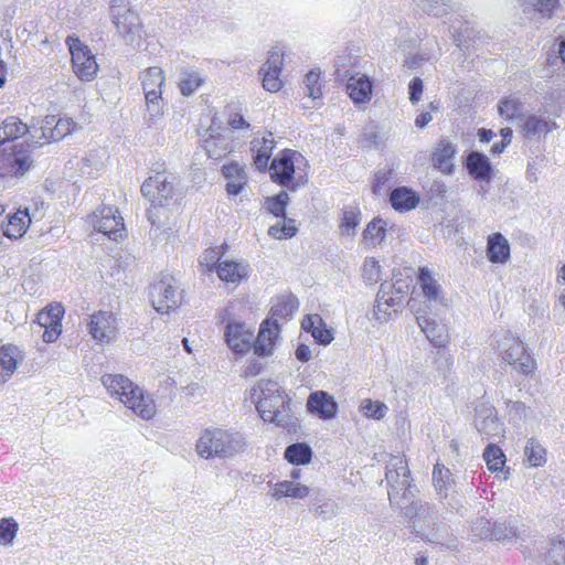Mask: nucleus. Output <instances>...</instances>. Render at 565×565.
Instances as JSON below:
<instances>
[{
	"instance_id": "nucleus-32",
	"label": "nucleus",
	"mask_w": 565,
	"mask_h": 565,
	"mask_svg": "<svg viewBox=\"0 0 565 565\" xmlns=\"http://www.w3.org/2000/svg\"><path fill=\"white\" fill-rule=\"evenodd\" d=\"M390 201L397 211H411L417 206L419 198L411 189L402 186L392 191Z\"/></svg>"
},
{
	"instance_id": "nucleus-43",
	"label": "nucleus",
	"mask_w": 565,
	"mask_h": 565,
	"mask_svg": "<svg viewBox=\"0 0 565 565\" xmlns=\"http://www.w3.org/2000/svg\"><path fill=\"white\" fill-rule=\"evenodd\" d=\"M311 449L306 444H294L286 448L285 458L296 465L308 463L311 459Z\"/></svg>"
},
{
	"instance_id": "nucleus-59",
	"label": "nucleus",
	"mask_w": 565,
	"mask_h": 565,
	"mask_svg": "<svg viewBox=\"0 0 565 565\" xmlns=\"http://www.w3.org/2000/svg\"><path fill=\"white\" fill-rule=\"evenodd\" d=\"M76 127V124L67 117L64 118H55L54 129H53V141H57L68 136Z\"/></svg>"
},
{
	"instance_id": "nucleus-13",
	"label": "nucleus",
	"mask_w": 565,
	"mask_h": 565,
	"mask_svg": "<svg viewBox=\"0 0 565 565\" xmlns=\"http://www.w3.org/2000/svg\"><path fill=\"white\" fill-rule=\"evenodd\" d=\"M475 427L484 437H501L504 429L502 423L498 418L497 409L490 405L482 403L476 408Z\"/></svg>"
},
{
	"instance_id": "nucleus-53",
	"label": "nucleus",
	"mask_w": 565,
	"mask_h": 565,
	"mask_svg": "<svg viewBox=\"0 0 565 565\" xmlns=\"http://www.w3.org/2000/svg\"><path fill=\"white\" fill-rule=\"evenodd\" d=\"M498 110L500 116L507 119H515L522 117V104L518 98L514 97H505L500 100L498 105Z\"/></svg>"
},
{
	"instance_id": "nucleus-17",
	"label": "nucleus",
	"mask_w": 565,
	"mask_h": 565,
	"mask_svg": "<svg viewBox=\"0 0 565 565\" xmlns=\"http://www.w3.org/2000/svg\"><path fill=\"white\" fill-rule=\"evenodd\" d=\"M225 339L235 353H246L252 348L254 334L245 324L231 322L226 326Z\"/></svg>"
},
{
	"instance_id": "nucleus-15",
	"label": "nucleus",
	"mask_w": 565,
	"mask_h": 565,
	"mask_svg": "<svg viewBox=\"0 0 565 565\" xmlns=\"http://www.w3.org/2000/svg\"><path fill=\"white\" fill-rule=\"evenodd\" d=\"M390 486L388 497L391 503L402 492L405 495L411 488L409 469L404 460H398L394 468H387L385 473Z\"/></svg>"
},
{
	"instance_id": "nucleus-19",
	"label": "nucleus",
	"mask_w": 565,
	"mask_h": 565,
	"mask_svg": "<svg viewBox=\"0 0 565 565\" xmlns=\"http://www.w3.org/2000/svg\"><path fill=\"white\" fill-rule=\"evenodd\" d=\"M307 408L320 418L330 419L337 414L338 405L334 398L324 391H317L309 395Z\"/></svg>"
},
{
	"instance_id": "nucleus-22",
	"label": "nucleus",
	"mask_w": 565,
	"mask_h": 565,
	"mask_svg": "<svg viewBox=\"0 0 565 565\" xmlns=\"http://www.w3.org/2000/svg\"><path fill=\"white\" fill-rule=\"evenodd\" d=\"M254 156V164L260 171L267 168L268 160L275 148V140L271 132H267L262 138H254L250 142Z\"/></svg>"
},
{
	"instance_id": "nucleus-5",
	"label": "nucleus",
	"mask_w": 565,
	"mask_h": 565,
	"mask_svg": "<svg viewBox=\"0 0 565 565\" xmlns=\"http://www.w3.org/2000/svg\"><path fill=\"white\" fill-rule=\"evenodd\" d=\"M497 348L501 359L518 373L529 376L536 369L535 360L526 351L520 338L512 332L504 331L498 340Z\"/></svg>"
},
{
	"instance_id": "nucleus-8",
	"label": "nucleus",
	"mask_w": 565,
	"mask_h": 565,
	"mask_svg": "<svg viewBox=\"0 0 565 565\" xmlns=\"http://www.w3.org/2000/svg\"><path fill=\"white\" fill-rule=\"evenodd\" d=\"M66 43L72 55V67L75 75L83 82L93 81L97 75L98 64L90 50L77 38L68 36Z\"/></svg>"
},
{
	"instance_id": "nucleus-54",
	"label": "nucleus",
	"mask_w": 565,
	"mask_h": 565,
	"mask_svg": "<svg viewBox=\"0 0 565 565\" xmlns=\"http://www.w3.org/2000/svg\"><path fill=\"white\" fill-rule=\"evenodd\" d=\"M297 233V227L295 226V220L292 218H284V223L273 225L268 228V235L276 239L290 238L295 236Z\"/></svg>"
},
{
	"instance_id": "nucleus-40",
	"label": "nucleus",
	"mask_w": 565,
	"mask_h": 565,
	"mask_svg": "<svg viewBox=\"0 0 565 565\" xmlns=\"http://www.w3.org/2000/svg\"><path fill=\"white\" fill-rule=\"evenodd\" d=\"M289 203V195L281 191L275 196L266 198L264 207L276 217L286 218V207Z\"/></svg>"
},
{
	"instance_id": "nucleus-50",
	"label": "nucleus",
	"mask_w": 565,
	"mask_h": 565,
	"mask_svg": "<svg viewBox=\"0 0 565 565\" xmlns=\"http://www.w3.org/2000/svg\"><path fill=\"white\" fill-rule=\"evenodd\" d=\"M418 6L428 14L434 17H443L452 9L451 0H416Z\"/></svg>"
},
{
	"instance_id": "nucleus-56",
	"label": "nucleus",
	"mask_w": 565,
	"mask_h": 565,
	"mask_svg": "<svg viewBox=\"0 0 565 565\" xmlns=\"http://www.w3.org/2000/svg\"><path fill=\"white\" fill-rule=\"evenodd\" d=\"M362 275L367 284H376L381 279V266L379 262L373 257H367L363 264Z\"/></svg>"
},
{
	"instance_id": "nucleus-52",
	"label": "nucleus",
	"mask_w": 565,
	"mask_h": 565,
	"mask_svg": "<svg viewBox=\"0 0 565 565\" xmlns=\"http://www.w3.org/2000/svg\"><path fill=\"white\" fill-rule=\"evenodd\" d=\"M360 221V212L356 209L344 210L340 223L341 233L345 236H353Z\"/></svg>"
},
{
	"instance_id": "nucleus-64",
	"label": "nucleus",
	"mask_w": 565,
	"mask_h": 565,
	"mask_svg": "<svg viewBox=\"0 0 565 565\" xmlns=\"http://www.w3.org/2000/svg\"><path fill=\"white\" fill-rule=\"evenodd\" d=\"M428 108H429V110L423 111L422 114H419L416 117V119H415L416 127H418V128L426 127L433 120L431 113L437 111L438 105L435 103H429Z\"/></svg>"
},
{
	"instance_id": "nucleus-37",
	"label": "nucleus",
	"mask_w": 565,
	"mask_h": 565,
	"mask_svg": "<svg viewBox=\"0 0 565 565\" xmlns=\"http://www.w3.org/2000/svg\"><path fill=\"white\" fill-rule=\"evenodd\" d=\"M31 218L26 211H19L14 215H12L9 220L7 228L4 230V235L7 237H20L26 231Z\"/></svg>"
},
{
	"instance_id": "nucleus-45",
	"label": "nucleus",
	"mask_w": 565,
	"mask_h": 565,
	"mask_svg": "<svg viewBox=\"0 0 565 565\" xmlns=\"http://www.w3.org/2000/svg\"><path fill=\"white\" fill-rule=\"evenodd\" d=\"M524 456L531 467H541L546 461L545 449L537 440L533 438L527 440V444L524 448Z\"/></svg>"
},
{
	"instance_id": "nucleus-48",
	"label": "nucleus",
	"mask_w": 565,
	"mask_h": 565,
	"mask_svg": "<svg viewBox=\"0 0 565 565\" xmlns=\"http://www.w3.org/2000/svg\"><path fill=\"white\" fill-rule=\"evenodd\" d=\"M483 458L490 471H501L505 463V456L501 448L490 444L483 452Z\"/></svg>"
},
{
	"instance_id": "nucleus-20",
	"label": "nucleus",
	"mask_w": 565,
	"mask_h": 565,
	"mask_svg": "<svg viewBox=\"0 0 565 565\" xmlns=\"http://www.w3.org/2000/svg\"><path fill=\"white\" fill-rule=\"evenodd\" d=\"M456 153V145L446 139L439 140L431 153L433 166L445 174H451L454 172L452 160Z\"/></svg>"
},
{
	"instance_id": "nucleus-34",
	"label": "nucleus",
	"mask_w": 565,
	"mask_h": 565,
	"mask_svg": "<svg viewBox=\"0 0 565 565\" xmlns=\"http://www.w3.org/2000/svg\"><path fill=\"white\" fill-rule=\"evenodd\" d=\"M519 537L518 529L505 520L493 521L490 541H498L503 544L511 543Z\"/></svg>"
},
{
	"instance_id": "nucleus-24",
	"label": "nucleus",
	"mask_w": 565,
	"mask_h": 565,
	"mask_svg": "<svg viewBox=\"0 0 565 565\" xmlns=\"http://www.w3.org/2000/svg\"><path fill=\"white\" fill-rule=\"evenodd\" d=\"M216 273L218 278L225 282L239 284L248 276V265L226 259L218 263Z\"/></svg>"
},
{
	"instance_id": "nucleus-12",
	"label": "nucleus",
	"mask_w": 565,
	"mask_h": 565,
	"mask_svg": "<svg viewBox=\"0 0 565 565\" xmlns=\"http://www.w3.org/2000/svg\"><path fill=\"white\" fill-rule=\"evenodd\" d=\"M88 330L94 340L100 343H110L117 335V321L108 311H98L90 316Z\"/></svg>"
},
{
	"instance_id": "nucleus-47",
	"label": "nucleus",
	"mask_w": 565,
	"mask_h": 565,
	"mask_svg": "<svg viewBox=\"0 0 565 565\" xmlns=\"http://www.w3.org/2000/svg\"><path fill=\"white\" fill-rule=\"evenodd\" d=\"M419 284L424 296L429 301H436L439 297V286L427 268L419 269Z\"/></svg>"
},
{
	"instance_id": "nucleus-31",
	"label": "nucleus",
	"mask_w": 565,
	"mask_h": 565,
	"mask_svg": "<svg viewBox=\"0 0 565 565\" xmlns=\"http://www.w3.org/2000/svg\"><path fill=\"white\" fill-rule=\"evenodd\" d=\"M203 148L207 157L213 160H220L231 151L228 139L221 134H211L205 138L203 141Z\"/></svg>"
},
{
	"instance_id": "nucleus-61",
	"label": "nucleus",
	"mask_w": 565,
	"mask_h": 565,
	"mask_svg": "<svg viewBox=\"0 0 565 565\" xmlns=\"http://www.w3.org/2000/svg\"><path fill=\"white\" fill-rule=\"evenodd\" d=\"M377 297L385 302V307L388 309L402 303V296L393 295V291L387 289L385 284L381 285Z\"/></svg>"
},
{
	"instance_id": "nucleus-30",
	"label": "nucleus",
	"mask_w": 565,
	"mask_h": 565,
	"mask_svg": "<svg viewBox=\"0 0 565 565\" xmlns=\"http://www.w3.org/2000/svg\"><path fill=\"white\" fill-rule=\"evenodd\" d=\"M309 494V488L300 482L285 480L274 486L271 497L276 500L282 498L303 499Z\"/></svg>"
},
{
	"instance_id": "nucleus-7",
	"label": "nucleus",
	"mask_w": 565,
	"mask_h": 565,
	"mask_svg": "<svg viewBox=\"0 0 565 565\" xmlns=\"http://www.w3.org/2000/svg\"><path fill=\"white\" fill-rule=\"evenodd\" d=\"M149 296L152 307L161 315L178 308L182 301L177 280L171 275H163L154 281L150 286Z\"/></svg>"
},
{
	"instance_id": "nucleus-3",
	"label": "nucleus",
	"mask_w": 565,
	"mask_h": 565,
	"mask_svg": "<svg viewBox=\"0 0 565 565\" xmlns=\"http://www.w3.org/2000/svg\"><path fill=\"white\" fill-rule=\"evenodd\" d=\"M195 447L198 455L204 459H227L244 452L248 443L239 431L207 428L201 434Z\"/></svg>"
},
{
	"instance_id": "nucleus-51",
	"label": "nucleus",
	"mask_w": 565,
	"mask_h": 565,
	"mask_svg": "<svg viewBox=\"0 0 565 565\" xmlns=\"http://www.w3.org/2000/svg\"><path fill=\"white\" fill-rule=\"evenodd\" d=\"M360 411L365 417L379 420L385 417L387 406L383 402L365 398L361 402Z\"/></svg>"
},
{
	"instance_id": "nucleus-35",
	"label": "nucleus",
	"mask_w": 565,
	"mask_h": 565,
	"mask_svg": "<svg viewBox=\"0 0 565 565\" xmlns=\"http://www.w3.org/2000/svg\"><path fill=\"white\" fill-rule=\"evenodd\" d=\"M386 223L382 218H373L363 231V243L367 246H376L382 243L386 233Z\"/></svg>"
},
{
	"instance_id": "nucleus-60",
	"label": "nucleus",
	"mask_w": 565,
	"mask_h": 565,
	"mask_svg": "<svg viewBox=\"0 0 565 565\" xmlns=\"http://www.w3.org/2000/svg\"><path fill=\"white\" fill-rule=\"evenodd\" d=\"M222 246L205 249L201 256L200 264L211 271L218 263H221Z\"/></svg>"
},
{
	"instance_id": "nucleus-29",
	"label": "nucleus",
	"mask_w": 565,
	"mask_h": 565,
	"mask_svg": "<svg viewBox=\"0 0 565 565\" xmlns=\"http://www.w3.org/2000/svg\"><path fill=\"white\" fill-rule=\"evenodd\" d=\"M347 92L353 103L360 104L371 99L372 84L366 76L350 77L347 84Z\"/></svg>"
},
{
	"instance_id": "nucleus-2",
	"label": "nucleus",
	"mask_w": 565,
	"mask_h": 565,
	"mask_svg": "<svg viewBox=\"0 0 565 565\" xmlns=\"http://www.w3.org/2000/svg\"><path fill=\"white\" fill-rule=\"evenodd\" d=\"M102 384L110 397L121 402L142 419H151L156 413V404L149 394L121 374H105Z\"/></svg>"
},
{
	"instance_id": "nucleus-44",
	"label": "nucleus",
	"mask_w": 565,
	"mask_h": 565,
	"mask_svg": "<svg viewBox=\"0 0 565 565\" xmlns=\"http://www.w3.org/2000/svg\"><path fill=\"white\" fill-rule=\"evenodd\" d=\"M203 82V77L198 72L183 71L179 82L180 92L183 96H191Z\"/></svg>"
},
{
	"instance_id": "nucleus-36",
	"label": "nucleus",
	"mask_w": 565,
	"mask_h": 565,
	"mask_svg": "<svg viewBox=\"0 0 565 565\" xmlns=\"http://www.w3.org/2000/svg\"><path fill=\"white\" fill-rule=\"evenodd\" d=\"M492 521L488 519L486 515H480L475 518L471 521L469 537L472 542H481L484 540H490L491 537V527Z\"/></svg>"
},
{
	"instance_id": "nucleus-42",
	"label": "nucleus",
	"mask_w": 565,
	"mask_h": 565,
	"mask_svg": "<svg viewBox=\"0 0 565 565\" xmlns=\"http://www.w3.org/2000/svg\"><path fill=\"white\" fill-rule=\"evenodd\" d=\"M558 0H522L523 11L525 13L537 12L542 17L550 18L556 9Z\"/></svg>"
},
{
	"instance_id": "nucleus-41",
	"label": "nucleus",
	"mask_w": 565,
	"mask_h": 565,
	"mask_svg": "<svg viewBox=\"0 0 565 565\" xmlns=\"http://www.w3.org/2000/svg\"><path fill=\"white\" fill-rule=\"evenodd\" d=\"M2 132L3 138L7 140L17 139L29 131V127L26 124L22 122L20 118L15 116H10L2 121Z\"/></svg>"
},
{
	"instance_id": "nucleus-23",
	"label": "nucleus",
	"mask_w": 565,
	"mask_h": 565,
	"mask_svg": "<svg viewBox=\"0 0 565 565\" xmlns=\"http://www.w3.org/2000/svg\"><path fill=\"white\" fill-rule=\"evenodd\" d=\"M487 257L494 264H504L509 260L510 245L501 233H493L488 237Z\"/></svg>"
},
{
	"instance_id": "nucleus-25",
	"label": "nucleus",
	"mask_w": 565,
	"mask_h": 565,
	"mask_svg": "<svg viewBox=\"0 0 565 565\" xmlns=\"http://www.w3.org/2000/svg\"><path fill=\"white\" fill-rule=\"evenodd\" d=\"M20 351L13 345H2L0 348V386L6 384L18 366Z\"/></svg>"
},
{
	"instance_id": "nucleus-18",
	"label": "nucleus",
	"mask_w": 565,
	"mask_h": 565,
	"mask_svg": "<svg viewBox=\"0 0 565 565\" xmlns=\"http://www.w3.org/2000/svg\"><path fill=\"white\" fill-rule=\"evenodd\" d=\"M280 332L279 323L265 320L260 324L258 335L254 344V352L260 356L270 355Z\"/></svg>"
},
{
	"instance_id": "nucleus-28",
	"label": "nucleus",
	"mask_w": 565,
	"mask_h": 565,
	"mask_svg": "<svg viewBox=\"0 0 565 565\" xmlns=\"http://www.w3.org/2000/svg\"><path fill=\"white\" fill-rule=\"evenodd\" d=\"M521 132L527 138H540L552 129V122L536 115L520 117Z\"/></svg>"
},
{
	"instance_id": "nucleus-11",
	"label": "nucleus",
	"mask_w": 565,
	"mask_h": 565,
	"mask_svg": "<svg viewBox=\"0 0 565 565\" xmlns=\"http://www.w3.org/2000/svg\"><path fill=\"white\" fill-rule=\"evenodd\" d=\"M89 223L113 241L119 239L125 231L124 218L113 206L97 209L89 217Z\"/></svg>"
},
{
	"instance_id": "nucleus-6",
	"label": "nucleus",
	"mask_w": 565,
	"mask_h": 565,
	"mask_svg": "<svg viewBox=\"0 0 565 565\" xmlns=\"http://www.w3.org/2000/svg\"><path fill=\"white\" fill-rule=\"evenodd\" d=\"M302 156L294 150H284L275 158L269 167L270 178L274 182L295 191L305 183L303 177L296 178V164L302 160Z\"/></svg>"
},
{
	"instance_id": "nucleus-16",
	"label": "nucleus",
	"mask_w": 565,
	"mask_h": 565,
	"mask_svg": "<svg viewBox=\"0 0 565 565\" xmlns=\"http://www.w3.org/2000/svg\"><path fill=\"white\" fill-rule=\"evenodd\" d=\"M282 65V53L278 51L270 52L266 63L259 71L263 76V87L266 90L275 93L281 88L282 82L279 78V74L281 72Z\"/></svg>"
},
{
	"instance_id": "nucleus-62",
	"label": "nucleus",
	"mask_w": 565,
	"mask_h": 565,
	"mask_svg": "<svg viewBox=\"0 0 565 565\" xmlns=\"http://www.w3.org/2000/svg\"><path fill=\"white\" fill-rule=\"evenodd\" d=\"M311 335L315 338L317 342L320 344H329L333 340V334L331 330L327 329L326 323L321 319V322L318 323L311 332Z\"/></svg>"
},
{
	"instance_id": "nucleus-4",
	"label": "nucleus",
	"mask_w": 565,
	"mask_h": 565,
	"mask_svg": "<svg viewBox=\"0 0 565 565\" xmlns=\"http://www.w3.org/2000/svg\"><path fill=\"white\" fill-rule=\"evenodd\" d=\"M252 398L265 422L274 423L280 427L288 426L286 397L277 382L271 380L259 381L257 387L253 388Z\"/></svg>"
},
{
	"instance_id": "nucleus-27",
	"label": "nucleus",
	"mask_w": 565,
	"mask_h": 565,
	"mask_svg": "<svg viewBox=\"0 0 565 565\" xmlns=\"http://www.w3.org/2000/svg\"><path fill=\"white\" fill-rule=\"evenodd\" d=\"M223 175L226 178V191L230 195L239 194L247 183L244 168L237 163L225 164L222 168Z\"/></svg>"
},
{
	"instance_id": "nucleus-21",
	"label": "nucleus",
	"mask_w": 565,
	"mask_h": 565,
	"mask_svg": "<svg viewBox=\"0 0 565 565\" xmlns=\"http://www.w3.org/2000/svg\"><path fill=\"white\" fill-rule=\"evenodd\" d=\"M416 320L418 327L434 347L443 348L449 342V334L444 324H440L425 316H417Z\"/></svg>"
},
{
	"instance_id": "nucleus-58",
	"label": "nucleus",
	"mask_w": 565,
	"mask_h": 565,
	"mask_svg": "<svg viewBox=\"0 0 565 565\" xmlns=\"http://www.w3.org/2000/svg\"><path fill=\"white\" fill-rule=\"evenodd\" d=\"M305 87L307 89V95L312 99L320 98L322 95L321 92V83H320V72L315 70L310 71L303 81Z\"/></svg>"
},
{
	"instance_id": "nucleus-14",
	"label": "nucleus",
	"mask_w": 565,
	"mask_h": 565,
	"mask_svg": "<svg viewBox=\"0 0 565 565\" xmlns=\"http://www.w3.org/2000/svg\"><path fill=\"white\" fill-rule=\"evenodd\" d=\"M114 24L119 34L128 42L132 43L136 35L140 32V19L137 12L125 7H111Z\"/></svg>"
},
{
	"instance_id": "nucleus-55",
	"label": "nucleus",
	"mask_w": 565,
	"mask_h": 565,
	"mask_svg": "<svg viewBox=\"0 0 565 565\" xmlns=\"http://www.w3.org/2000/svg\"><path fill=\"white\" fill-rule=\"evenodd\" d=\"M546 565H565V541L552 542L545 556Z\"/></svg>"
},
{
	"instance_id": "nucleus-46",
	"label": "nucleus",
	"mask_w": 565,
	"mask_h": 565,
	"mask_svg": "<svg viewBox=\"0 0 565 565\" xmlns=\"http://www.w3.org/2000/svg\"><path fill=\"white\" fill-rule=\"evenodd\" d=\"M55 116H45L43 119L39 120V129L41 134L31 135L30 139L35 145H44L53 141V129H54Z\"/></svg>"
},
{
	"instance_id": "nucleus-10",
	"label": "nucleus",
	"mask_w": 565,
	"mask_h": 565,
	"mask_svg": "<svg viewBox=\"0 0 565 565\" xmlns=\"http://www.w3.org/2000/svg\"><path fill=\"white\" fill-rule=\"evenodd\" d=\"M433 486L437 498L447 509L458 511L461 508V501L457 497L455 489L456 481L452 472L444 465L437 462L433 469Z\"/></svg>"
},
{
	"instance_id": "nucleus-63",
	"label": "nucleus",
	"mask_w": 565,
	"mask_h": 565,
	"mask_svg": "<svg viewBox=\"0 0 565 565\" xmlns=\"http://www.w3.org/2000/svg\"><path fill=\"white\" fill-rule=\"evenodd\" d=\"M424 90L423 81L419 77H414L408 84L409 102L417 104L422 99Z\"/></svg>"
},
{
	"instance_id": "nucleus-38",
	"label": "nucleus",
	"mask_w": 565,
	"mask_h": 565,
	"mask_svg": "<svg viewBox=\"0 0 565 565\" xmlns=\"http://www.w3.org/2000/svg\"><path fill=\"white\" fill-rule=\"evenodd\" d=\"M141 85L143 92L158 90L164 83L163 72L159 67H149L141 75Z\"/></svg>"
},
{
	"instance_id": "nucleus-1",
	"label": "nucleus",
	"mask_w": 565,
	"mask_h": 565,
	"mask_svg": "<svg viewBox=\"0 0 565 565\" xmlns=\"http://www.w3.org/2000/svg\"><path fill=\"white\" fill-rule=\"evenodd\" d=\"M405 514L409 518V527L422 539L448 547L456 545V539L449 533V526L440 520L435 507L413 502Z\"/></svg>"
},
{
	"instance_id": "nucleus-49",
	"label": "nucleus",
	"mask_w": 565,
	"mask_h": 565,
	"mask_svg": "<svg viewBox=\"0 0 565 565\" xmlns=\"http://www.w3.org/2000/svg\"><path fill=\"white\" fill-rule=\"evenodd\" d=\"M7 166L14 175H22L32 166V160L26 153H10L6 158Z\"/></svg>"
},
{
	"instance_id": "nucleus-9",
	"label": "nucleus",
	"mask_w": 565,
	"mask_h": 565,
	"mask_svg": "<svg viewBox=\"0 0 565 565\" xmlns=\"http://www.w3.org/2000/svg\"><path fill=\"white\" fill-rule=\"evenodd\" d=\"M174 180L172 175L158 172L145 180L141 193L152 206H168L174 195Z\"/></svg>"
},
{
	"instance_id": "nucleus-57",
	"label": "nucleus",
	"mask_w": 565,
	"mask_h": 565,
	"mask_svg": "<svg viewBox=\"0 0 565 565\" xmlns=\"http://www.w3.org/2000/svg\"><path fill=\"white\" fill-rule=\"evenodd\" d=\"M19 530L18 523L12 518H4L0 521V543L11 544Z\"/></svg>"
},
{
	"instance_id": "nucleus-39",
	"label": "nucleus",
	"mask_w": 565,
	"mask_h": 565,
	"mask_svg": "<svg viewBox=\"0 0 565 565\" xmlns=\"http://www.w3.org/2000/svg\"><path fill=\"white\" fill-rule=\"evenodd\" d=\"M64 309L62 306H50L38 313V323L43 328L61 327Z\"/></svg>"
},
{
	"instance_id": "nucleus-26",
	"label": "nucleus",
	"mask_w": 565,
	"mask_h": 565,
	"mask_svg": "<svg viewBox=\"0 0 565 565\" xmlns=\"http://www.w3.org/2000/svg\"><path fill=\"white\" fill-rule=\"evenodd\" d=\"M468 172L479 181H489L491 179V164L487 156L481 152L472 151L466 160Z\"/></svg>"
},
{
	"instance_id": "nucleus-33",
	"label": "nucleus",
	"mask_w": 565,
	"mask_h": 565,
	"mask_svg": "<svg viewBox=\"0 0 565 565\" xmlns=\"http://www.w3.org/2000/svg\"><path fill=\"white\" fill-rule=\"evenodd\" d=\"M298 309V301L292 296L278 298L270 310L271 322L279 323V320H287Z\"/></svg>"
}]
</instances>
